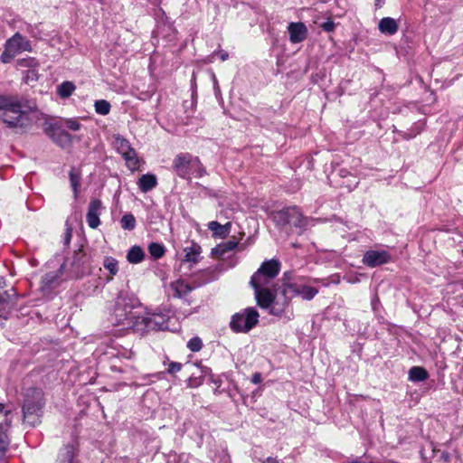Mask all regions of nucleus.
Returning <instances> with one entry per match:
<instances>
[{
    "instance_id": "6",
    "label": "nucleus",
    "mask_w": 463,
    "mask_h": 463,
    "mask_svg": "<svg viewBox=\"0 0 463 463\" xmlns=\"http://www.w3.org/2000/svg\"><path fill=\"white\" fill-rule=\"evenodd\" d=\"M259 317L255 307L244 308L232 317L230 327L235 333H248L257 326Z\"/></svg>"
},
{
    "instance_id": "39",
    "label": "nucleus",
    "mask_w": 463,
    "mask_h": 463,
    "mask_svg": "<svg viewBox=\"0 0 463 463\" xmlns=\"http://www.w3.org/2000/svg\"><path fill=\"white\" fill-rule=\"evenodd\" d=\"M138 306V300L133 297L128 296V302L127 307L123 310L128 315H130V317H137L135 312H133V309Z\"/></svg>"
},
{
    "instance_id": "48",
    "label": "nucleus",
    "mask_w": 463,
    "mask_h": 463,
    "mask_svg": "<svg viewBox=\"0 0 463 463\" xmlns=\"http://www.w3.org/2000/svg\"><path fill=\"white\" fill-rule=\"evenodd\" d=\"M261 463H283L281 460L277 458L269 457L266 459L262 460Z\"/></svg>"
},
{
    "instance_id": "29",
    "label": "nucleus",
    "mask_w": 463,
    "mask_h": 463,
    "mask_svg": "<svg viewBox=\"0 0 463 463\" xmlns=\"http://www.w3.org/2000/svg\"><path fill=\"white\" fill-rule=\"evenodd\" d=\"M43 288H52L59 283V272H49L43 276L42 280Z\"/></svg>"
},
{
    "instance_id": "20",
    "label": "nucleus",
    "mask_w": 463,
    "mask_h": 463,
    "mask_svg": "<svg viewBox=\"0 0 463 463\" xmlns=\"http://www.w3.org/2000/svg\"><path fill=\"white\" fill-rule=\"evenodd\" d=\"M378 29L382 33L393 35L398 32L399 25L395 19L384 17L380 20Z\"/></svg>"
},
{
    "instance_id": "9",
    "label": "nucleus",
    "mask_w": 463,
    "mask_h": 463,
    "mask_svg": "<svg viewBox=\"0 0 463 463\" xmlns=\"http://www.w3.org/2000/svg\"><path fill=\"white\" fill-rule=\"evenodd\" d=\"M280 263L277 260L264 261L258 270L251 276L250 280L254 283L269 285L279 274Z\"/></svg>"
},
{
    "instance_id": "41",
    "label": "nucleus",
    "mask_w": 463,
    "mask_h": 463,
    "mask_svg": "<svg viewBox=\"0 0 463 463\" xmlns=\"http://www.w3.org/2000/svg\"><path fill=\"white\" fill-rule=\"evenodd\" d=\"M24 79L26 83L36 81L38 80V67L27 70Z\"/></svg>"
},
{
    "instance_id": "23",
    "label": "nucleus",
    "mask_w": 463,
    "mask_h": 463,
    "mask_svg": "<svg viewBox=\"0 0 463 463\" xmlns=\"http://www.w3.org/2000/svg\"><path fill=\"white\" fill-rule=\"evenodd\" d=\"M208 228L213 232V236L225 238L230 232L231 223L228 222L222 225L216 221H213L208 223Z\"/></svg>"
},
{
    "instance_id": "22",
    "label": "nucleus",
    "mask_w": 463,
    "mask_h": 463,
    "mask_svg": "<svg viewBox=\"0 0 463 463\" xmlns=\"http://www.w3.org/2000/svg\"><path fill=\"white\" fill-rule=\"evenodd\" d=\"M170 287L171 289L174 291V296L176 298L185 297L193 290V287H191L188 283L181 279L172 282Z\"/></svg>"
},
{
    "instance_id": "10",
    "label": "nucleus",
    "mask_w": 463,
    "mask_h": 463,
    "mask_svg": "<svg viewBox=\"0 0 463 463\" xmlns=\"http://www.w3.org/2000/svg\"><path fill=\"white\" fill-rule=\"evenodd\" d=\"M113 137L114 147L123 156L127 166L131 171L137 170L138 168V158L135 149L131 147L129 141L120 135H115Z\"/></svg>"
},
{
    "instance_id": "33",
    "label": "nucleus",
    "mask_w": 463,
    "mask_h": 463,
    "mask_svg": "<svg viewBox=\"0 0 463 463\" xmlns=\"http://www.w3.org/2000/svg\"><path fill=\"white\" fill-rule=\"evenodd\" d=\"M103 266L106 269L109 271L111 275V278H109V279H111L112 276L116 275L118 271V260L112 257H106L103 262Z\"/></svg>"
},
{
    "instance_id": "36",
    "label": "nucleus",
    "mask_w": 463,
    "mask_h": 463,
    "mask_svg": "<svg viewBox=\"0 0 463 463\" xmlns=\"http://www.w3.org/2000/svg\"><path fill=\"white\" fill-rule=\"evenodd\" d=\"M17 66L20 67V68H27V70L29 69H33L34 67H39V62L38 61L33 58V57H27V58H23V59H19L17 60Z\"/></svg>"
},
{
    "instance_id": "51",
    "label": "nucleus",
    "mask_w": 463,
    "mask_h": 463,
    "mask_svg": "<svg viewBox=\"0 0 463 463\" xmlns=\"http://www.w3.org/2000/svg\"><path fill=\"white\" fill-rule=\"evenodd\" d=\"M5 410V405L0 402V413H2Z\"/></svg>"
},
{
    "instance_id": "49",
    "label": "nucleus",
    "mask_w": 463,
    "mask_h": 463,
    "mask_svg": "<svg viewBox=\"0 0 463 463\" xmlns=\"http://www.w3.org/2000/svg\"><path fill=\"white\" fill-rule=\"evenodd\" d=\"M339 174L342 177H345L348 175V171L346 169H341Z\"/></svg>"
},
{
    "instance_id": "4",
    "label": "nucleus",
    "mask_w": 463,
    "mask_h": 463,
    "mask_svg": "<svg viewBox=\"0 0 463 463\" xmlns=\"http://www.w3.org/2000/svg\"><path fill=\"white\" fill-rule=\"evenodd\" d=\"M270 218L279 229H285L288 226L294 227L298 229L300 232L306 230L309 222V219L305 217L297 206H288L279 211H273L270 213Z\"/></svg>"
},
{
    "instance_id": "31",
    "label": "nucleus",
    "mask_w": 463,
    "mask_h": 463,
    "mask_svg": "<svg viewBox=\"0 0 463 463\" xmlns=\"http://www.w3.org/2000/svg\"><path fill=\"white\" fill-rule=\"evenodd\" d=\"M149 253L155 259H160L165 255V249L163 244L152 242L148 246Z\"/></svg>"
},
{
    "instance_id": "25",
    "label": "nucleus",
    "mask_w": 463,
    "mask_h": 463,
    "mask_svg": "<svg viewBox=\"0 0 463 463\" xmlns=\"http://www.w3.org/2000/svg\"><path fill=\"white\" fill-rule=\"evenodd\" d=\"M238 246V241L234 239L218 244L212 250V254L222 257L226 252L233 250Z\"/></svg>"
},
{
    "instance_id": "2",
    "label": "nucleus",
    "mask_w": 463,
    "mask_h": 463,
    "mask_svg": "<svg viewBox=\"0 0 463 463\" xmlns=\"http://www.w3.org/2000/svg\"><path fill=\"white\" fill-rule=\"evenodd\" d=\"M45 405L44 392L42 389L30 387L24 391L22 411L24 421L30 426L41 422Z\"/></svg>"
},
{
    "instance_id": "37",
    "label": "nucleus",
    "mask_w": 463,
    "mask_h": 463,
    "mask_svg": "<svg viewBox=\"0 0 463 463\" xmlns=\"http://www.w3.org/2000/svg\"><path fill=\"white\" fill-rule=\"evenodd\" d=\"M56 142L61 146L70 145L71 143V136L65 130L59 129L56 134Z\"/></svg>"
},
{
    "instance_id": "26",
    "label": "nucleus",
    "mask_w": 463,
    "mask_h": 463,
    "mask_svg": "<svg viewBox=\"0 0 463 463\" xmlns=\"http://www.w3.org/2000/svg\"><path fill=\"white\" fill-rule=\"evenodd\" d=\"M220 269L218 267H210L202 270L198 276L201 279L200 284H206L211 281L216 280L219 277Z\"/></svg>"
},
{
    "instance_id": "8",
    "label": "nucleus",
    "mask_w": 463,
    "mask_h": 463,
    "mask_svg": "<svg viewBox=\"0 0 463 463\" xmlns=\"http://www.w3.org/2000/svg\"><path fill=\"white\" fill-rule=\"evenodd\" d=\"M169 317L162 313H153L148 316H141L137 317V324L134 326L136 332L159 331L168 329Z\"/></svg>"
},
{
    "instance_id": "38",
    "label": "nucleus",
    "mask_w": 463,
    "mask_h": 463,
    "mask_svg": "<svg viewBox=\"0 0 463 463\" xmlns=\"http://www.w3.org/2000/svg\"><path fill=\"white\" fill-rule=\"evenodd\" d=\"M10 293L8 290H5L4 293H0V306L9 304H14V298L15 297L14 289L12 288Z\"/></svg>"
},
{
    "instance_id": "28",
    "label": "nucleus",
    "mask_w": 463,
    "mask_h": 463,
    "mask_svg": "<svg viewBox=\"0 0 463 463\" xmlns=\"http://www.w3.org/2000/svg\"><path fill=\"white\" fill-rule=\"evenodd\" d=\"M428 377L429 373L423 367L413 366L409 370V380L411 382H423Z\"/></svg>"
},
{
    "instance_id": "17",
    "label": "nucleus",
    "mask_w": 463,
    "mask_h": 463,
    "mask_svg": "<svg viewBox=\"0 0 463 463\" xmlns=\"http://www.w3.org/2000/svg\"><path fill=\"white\" fill-rule=\"evenodd\" d=\"M288 31L289 33V41L292 43H299L303 42L307 35V26L301 23H290L288 26Z\"/></svg>"
},
{
    "instance_id": "32",
    "label": "nucleus",
    "mask_w": 463,
    "mask_h": 463,
    "mask_svg": "<svg viewBox=\"0 0 463 463\" xmlns=\"http://www.w3.org/2000/svg\"><path fill=\"white\" fill-rule=\"evenodd\" d=\"M94 108L98 114L106 116L109 113L111 106L109 101L99 99L95 101Z\"/></svg>"
},
{
    "instance_id": "24",
    "label": "nucleus",
    "mask_w": 463,
    "mask_h": 463,
    "mask_svg": "<svg viewBox=\"0 0 463 463\" xmlns=\"http://www.w3.org/2000/svg\"><path fill=\"white\" fill-rule=\"evenodd\" d=\"M184 261L196 263L198 261L199 255L201 254L202 249H201L200 245L193 242L191 244V246H186L184 249Z\"/></svg>"
},
{
    "instance_id": "27",
    "label": "nucleus",
    "mask_w": 463,
    "mask_h": 463,
    "mask_svg": "<svg viewBox=\"0 0 463 463\" xmlns=\"http://www.w3.org/2000/svg\"><path fill=\"white\" fill-rule=\"evenodd\" d=\"M145 258L144 250L137 245L132 246L127 254V260L129 263L137 264L140 263Z\"/></svg>"
},
{
    "instance_id": "45",
    "label": "nucleus",
    "mask_w": 463,
    "mask_h": 463,
    "mask_svg": "<svg viewBox=\"0 0 463 463\" xmlns=\"http://www.w3.org/2000/svg\"><path fill=\"white\" fill-rule=\"evenodd\" d=\"M117 355L125 359H131L134 353L130 349L123 348L121 351L118 352Z\"/></svg>"
},
{
    "instance_id": "11",
    "label": "nucleus",
    "mask_w": 463,
    "mask_h": 463,
    "mask_svg": "<svg viewBox=\"0 0 463 463\" xmlns=\"http://www.w3.org/2000/svg\"><path fill=\"white\" fill-rule=\"evenodd\" d=\"M127 302L128 295L120 293L116 300L113 324L122 326L126 329H132L134 331V326H132V324H137L136 322L138 317H130V315L124 312L123 307L125 308L127 307Z\"/></svg>"
},
{
    "instance_id": "35",
    "label": "nucleus",
    "mask_w": 463,
    "mask_h": 463,
    "mask_svg": "<svg viewBox=\"0 0 463 463\" xmlns=\"http://www.w3.org/2000/svg\"><path fill=\"white\" fill-rule=\"evenodd\" d=\"M120 223L124 230L132 231L136 227V219L133 214L127 213L122 216Z\"/></svg>"
},
{
    "instance_id": "16",
    "label": "nucleus",
    "mask_w": 463,
    "mask_h": 463,
    "mask_svg": "<svg viewBox=\"0 0 463 463\" xmlns=\"http://www.w3.org/2000/svg\"><path fill=\"white\" fill-rule=\"evenodd\" d=\"M71 266L75 277H82L89 269L86 255L81 250L75 252Z\"/></svg>"
},
{
    "instance_id": "13",
    "label": "nucleus",
    "mask_w": 463,
    "mask_h": 463,
    "mask_svg": "<svg viewBox=\"0 0 463 463\" xmlns=\"http://www.w3.org/2000/svg\"><path fill=\"white\" fill-rule=\"evenodd\" d=\"M392 261V255L385 250H370L364 252L362 262L370 268L381 266Z\"/></svg>"
},
{
    "instance_id": "52",
    "label": "nucleus",
    "mask_w": 463,
    "mask_h": 463,
    "mask_svg": "<svg viewBox=\"0 0 463 463\" xmlns=\"http://www.w3.org/2000/svg\"><path fill=\"white\" fill-rule=\"evenodd\" d=\"M144 95H145V98H142L143 99H147V98H149V97H150V95H149L147 92H146V93H144Z\"/></svg>"
},
{
    "instance_id": "15",
    "label": "nucleus",
    "mask_w": 463,
    "mask_h": 463,
    "mask_svg": "<svg viewBox=\"0 0 463 463\" xmlns=\"http://www.w3.org/2000/svg\"><path fill=\"white\" fill-rule=\"evenodd\" d=\"M78 453V444L76 441L69 442L60 449L55 463H74Z\"/></svg>"
},
{
    "instance_id": "1",
    "label": "nucleus",
    "mask_w": 463,
    "mask_h": 463,
    "mask_svg": "<svg viewBox=\"0 0 463 463\" xmlns=\"http://www.w3.org/2000/svg\"><path fill=\"white\" fill-rule=\"evenodd\" d=\"M34 110L24 98L0 95V120L9 128L25 130L31 126L30 113Z\"/></svg>"
},
{
    "instance_id": "47",
    "label": "nucleus",
    "mask_w": 463,
    "mask_h": 463,
    "mask_svg": "<svg viewBox=\"0 0 463 463\" xmlns=\"http://www.w3.org/2000/svg\"><path fill=\"white\" fill-rule=\"evenodd\" d=\"M261 381H262V376H261L260 373L257 372L252 374V377H251L252 383L258 384V383H261Z\"/></svg>"
},
{
    "instance_id": "3",
    "label": "nucleus",
    "mask_w": 463,
    "mask_h": 463,
    "mask_svg": "<svg viewBox=\"0 0 463 463\" xmlns=\"http://www.w3.org/2000/svg\"><path fill=\"white\" fill-rule=\"evenodd\" d=\"M291 274L286 272L283 275L282 285L275 291L274 300L272 301L269 314L278 317H284L288 320H291L294 317L293 307L291 306V299L294 298L291 296V289L289 288V280Z\"/></svg>"
},
{
    "instance_id": "7",
    "label": "nucleus",
    "mask_w": 463,
    "mask_h": 463,
    "mask_svg": "<svg viewBox=\"0 0 463 463\" xmlns=\"http://www.w3.org/2000/svg\"><path fill=\"white\" fill-rule=\"evenodd\" d=\"M31 51L30 41L20 33H15L5 42L4 52L0 55V61L3 63H10L19 53Z\"/></svg>"
},
{
    "instance_id": "34",
    "label": "nucleus",
    "mask_w": 463,
    "mask_h": 463,
    "mask_svg": "<svg viewBox=\"0 0 463 463\" xmlns=\"http://www.w3.org/2000/svg\"><path fill=\"white\" fill-rule=\"evenodd\" d=\"M70 183L74 193V196H78V188L80 186V175L74 168L69 173Z\"/></svg>"
},
{
    "instance_id": "18",
    "label": "nucleus",
    "mask_w": 463,
    "mask_h": 463,
    "mask_svg": "<svg viewBox=\"0 0 463 463\" xmlns=\"http://www.w3.org/2000/svg\"><path fill=\"white\" fill-rule=\"evenodd\" d=\"M289 288L291 289V296H301L305 300L313 299L318 293V290L316 288L305 285H298L296 283H291L290 281Z\"/></svg>"
},
{
    "instance_id": "43",
    "label": "nucleus",
    "mask_w": 463,
    "mask_h": 463,
    "mask_svg": "<svg viewBox=\"0 0 463 463\" xmlns=\"http://www.w3.org/2000/svg\"><path fill=\"white\" fill-rule=\"evenodd\" d=\"M183 364L178 362H171L168 364L167 373L169 374H175L182 370Z\"/></svg>"
},
{
    "instance_id": "40",
    "label": "nucleus",
    "mask_w": 463,
    "mask_h": 463,
    "mask_svg": "<svg viewBox=\"0 0 463 463\" xmlns=\"http://www.w3.org/2000/svg\"><path fill=\"white\" fill-rule=\"evenodd\" d=\"M203 347V341L200 337L194 336L187 342V348L192 352H199Z\"/></svg>"
},
{
    "instance_id": "14",
    "label": "nucleus",
    "mask_w": 463,
    "mask_h": 463,
    "mask_svg": "<svg viewBox=\"0 0 463 463\" xmlns=\"http://www.w3.org/2000/svg\"><path fill=\"white\" fill-rule=\"evenodd\" d=\"M103 206L99 199H93L90 201L86 215L88 225L91 229H96L100 224L99 215L101 214Z\"/></svg>"
},
{
    "instance_id": "50",
    "label": "nucleus",
    "mask_w": 463,
    "mask_h": 463,
    "mask_svg": "<svg viewBox=\"0 0 463 463\" xmlns=\"http://www.w3.org/2000/svg\"><path fill=\"white\" fill-rule=\"evenodd\" d=\"M71 233H70V232H68V233L66 234V242H67V243H69V241H70V240H71Z\"/></svg>"
},
{
    "instance_id": "42",
    "label": "nucleus",
    "mask_w": 463,
    "mask_h": 463,
    "mask_svg": "<svg viewBox=\"0 0 463 463\" xmlns=\"http://www.w3.org/2000/svg\"><path fill=\"white\" fill-rule=\"evenodd\" d=\"M64 125L66 128H68L69 129L72 130V131H78L80 129V123L77 120V119H74V118H67L64 120Z\"/></svg>"
},
{
    "instance_id": "19",
    "label": "nucleus",
    "mask_w": 463,
    "mask_h": 463,
    "mask_svg": "<svg viewBox=\"0 0 463 463\" xmlns=\"http://www.w3.org/2000/svg\"><path fill=\"white\" fill-rule=\"evenodd\" d=\"M10 421L8 420H5V428L4 424H0V463H3L6 458V453L9 449L10 439L7 436L6 430L10 426Z\"/></svg>"
},
{
    "instance_id": "5",
    "label": "nucleus",
    "mask_w": 463,
    "mask_h": 463,
    "mask_svg": "<svg viewBox=\"0 0 463 463\" xmlns=\"http://www.w3.org/2000/svg\"><path fill=\"white\" fill-rule=\"evenodd\" d=\"M173 169L179 177L188 180L192 176L202 177L206 175L200 159L189 153L178 154L173 160Z\"/></svg>"
},
{
    "instance_id": "44",
    "label": "nucleus",
    "mask_w": 463,
    "mask_h": 463,
    "mask_svg": "<svg viewBox=\"0 0 463 463\" xmlns=\"http://www.w3.org/2000/svg\"><path fill=\"white\" fill-rule=\"evenodd\" d=\"M320 27L323 29V31L331 33L335 30V24L331 19H328L327 21L322 23Z\"/></svg>"
},
{
    "instance_id": "46",
    "label": "nucleus",
    "mask_w": 463,
    "mask_h": 463,
    "mask_svg": "<svg viewBox=\"0 0 463 463\" xmlns=\"http://www.w3.org/2000/svg\"><path fill=\"white\" fill-rule=\"evenodd\" d=\"M213 56L218 55L222 61H226L228 59V57H229L228 52L223 51V50H221V51H218V52H214L213 53Z\"/></svg>"
},
{
    "instance_id": "21",
    "label": "nucleus",
    "mask_w": 463,
    "mask_h": 463,
    "mask_svg": "<svg viewBox=\"0 0 463 463\" xmlns=\"http://www.w3.org/2000/svg\"><path fill=\"white\" fill-rule=\"evenodd\" d=\"M137 185L142 193H147L157 185L156 176L153 174L142 175L138 179Z\"/></svg>"
},
{
    "instance_id": "12",
    "label": "nucleus",
    "mask_w": 463,
    "mask_h": 463,
    "mask_svg": "<svg viewBox=\"0 0 463 463\" xmlns=\"http://www.w3.org/2000/svg\"><path fill=\"white\" fill-rule=\"evenodd\" d=\"M250 284L254 289L257 305L260 308L269 311L275 293L267 288V284L254 283L252 280L250 281Z\"/></svg>"
},
{
    "instance_id": "30",
    "label": "nucleus",
    "mask_w": 463,
    "mask_h": 463,
    "mask_svg": "<svg viewBox=\"0 0 463 463\" xmlns=\"http://www.w3.org/2000/svg\"><path fill=\"white\" fill-rule=\"evenodd\" d=\"M75 90V85L71 81H64L59 85L57 93L61 98H69Z\"/></svg>"
}]
</instances>
